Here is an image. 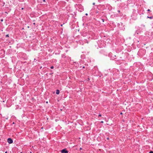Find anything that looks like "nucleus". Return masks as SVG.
I'll return each instance as SVG.
<instances>
[{
	"label": "nucleus",
	"instance_id": "4468645a",
	"mask_svg": "<svg viewBox=\"0 0 153 153\" xmlns=\"http://www.w3.org/2000/svg\"><path fill=\"white\" fill-rule=\"evenodd\" d=\"M95 3L94 2V3H93V5H95Z\"/></svg>",
	"mask_w": 153,
	"mask_h": 153
},
{
	"label": "nucleus",
	"instance_id": "5701e85b",
	"mask_svg": "<svg viewBox=\"0 0 153 153\" xmlns=\"http://www.w3.org/2000/svg\"><path fill=\"white\" fill-rule=\"evenodd\" d=\"M48 101H47V102H46V103H48Z\"/></svg>",
	"mask_w": 153,
	"mask_h": 153
},
{
	"label": "nucleus",
	"instance_id": "dca6fc26",
	"mask_svg": "<svg viewBox=\"0 0 153 153\" xmlns=\"http://www.w3.org/2000/svg\"><path fill=\"white\" fill-rule=\"evenodd\" d=\"M85 15H86V16H87V15H88V13H86L85 14Z\"/></svg>",
	"mask_w": 153,
	"mask_h": 153
},
{
	"label": "nucleus",
	"instance_id": "6ab92c4d",
	"mask_svg": "<svg viewBox=\"0 0 153 153\" xmlns=\"http://www.w3.org/2000/svg\"><path fill=\"white\" fill-rule=\"evenodd\" d=\"M118 12H119V13H120V11L119 10H118Z\"/></svg>",
	"mask_w": 153,
	"mask_h": 153
},
{
	"label": "nucleus",
	"instance_id": "6e6552de",
	"mask_svg": "<svg viewBox=\"0 0 153 153\" xmlns=\"http://www.w3.org/2000/svg\"><path fill=\"white\" fill-rule=\"evenodd\" d=\"M80 68H81L82 69L85 68V66H82H82H81Z\"/></svg>",
	"mask_w": 153,
	"mask_h": 153
},
{
	"label": "nucleus",
	"instance_id": "ddd939ff",
	"mask_svg": "<svg viewBox=\"0 0 153 153\" xmlns=\"http://www.w3.org/2000/svg\"><path fill=\"white\" fill-rule=\"evenodd\" d=\"M99 117H101V114H100L99 116H98Z\"/></svg>",
	"mask_w": 153,
	"mask_h": 153
},
{
	"label": "nucleus",
	"instance_id": "cd10ccee",
	"mask_svg": "<svg viewBox=\"0 0 153 153\" xmlns=\"http://www.w3.org/2000/svg\"><path fill=\"white\" fill-rule=\"evenodd\" d=\"M80 150H81L82 149V148H80Z\"/></svg>",
	"mask_w": 153,
	"mask_h": 153
},
{
	"label": "nucleus",
	"instance_id": "7c9ffc66",
	"mask_svg": "<svg viewBox=\"0 0 153 153\" xmlns=\"http://www.w3.org/2000/svg\"><path fill=\"white\" fill-rule=\"evenodd\" d=\"M20 153H22V152H21Z\"/></svg>",
	"mask_w": 153,
	"mask_h": 153
},
{
	"label": "nucleus",
	"instance_id": "c85d7f7f",
	"mask_svg": "<svg viewBox=\"0 0 153 153\" xmlns=\"http://www.w3.org/2000/svg\"><path fill=\"white\" fill-rule=\"evenodd\" d=\"M34 60H36V59H34Z\"/></svg>",
	"mask_w": 153,
	"mask_h": 153
},
{
	"label": "nucleus",
	"instance_id": "4be33fe9",
	"mask_svg": "<svg viewBox=\"0 0 153 153\" xmlns=\"http://www.w3.org/2000/svg\"><path fill=\"white\" fill-rule=\"evenodd\" d=\"M62 25H62V24H61V27H62Z\"/></svg>",
	"mask_w": 153,
	"mask_h": 153
},
{
	"label": "nucleus",
	"instance_id": "412c9836",
	"mask_svg": "<svg viewBox=\"0 0 153 153\" xmlns=\"http://www.w3.org/2000/svg\"><path fill=\"white\" fill-rule=\"evenodd\" d=\"M33 25H35V23H33Z\"/></svg>",
	"mask_w": 153,
	"mask_h": 153
},
{
	"label": "nucleus",
	"instance_id": "c756f323",
	"mask_svg": "<svg viewBox=\"0 0 153 153\" xmlns=\"http://www.w3.org/2000/svg\"><path fill=\"white\" fill-rule=\"evenodd\" d=\"M100 6H98L97 7H98Z\"/></svg>",
	"mask_w": 153,
	"mask_h": 153
},
{
	"label": "nucleus",
	"instance_id": "f3484780",
	"mask_svg": "<svg viewBox=\"0 0 153 153\" xmlns=\"http://www.w3.org/2000/svg\"><path fill=\"white\" fill-rule=\"evenodd\" d=\"M123 114V113L122 112H121L120 113V114Z\"/></svg>",
	"mask_w": 153,
	"mask_h": 153
},
{
	"label": "nucleus",
	"instance_id": "7ed1b4c3",
	"mask_svg": "<svg viewBox=\"0 0 153 153\" xmlns=\"http://www.w3.org/2000/svg\"><path fill=\"white\" fill-rule=\"evenodd\" d=\"M59 90H56V94H59Z\"/></svg>",
	"mask_w": 153,
	"mask_h": 153
},
{
	"label": "nucleus",
	"instance_id": "f257e3e1",
	"mask_svg": "<svg viewBox=\"0 0 153 153\" xmlns=\"http://www.w3.org/2000/svg\"><path fill=\"white\" fill-rule=\"evenodd\" d=\"M62 153H68V151L66 150V149H64L61 151Z\"/></svg>",
	"mask_w": 153,
	"mask_h": 153
},
{
	"label": "nucleus",
	"instance_id": "f03ea898",
	"mask_svg": "<svg viewBox=\"0 0 153 153\" xmlns=\"http://www.w3.org/2000/svg\"><path fill=\"white\" fill-rule=\"evenodd\" d=\"M7 142L10 144L12 143H13V140L11 138H8L7 139Z\"/></svg>",
	"mask_w": 153,
	"mask_h": 153
},
{
	"label": "nucleus",
	"instance_id": "393cba45",
	"mask_svg": "<svg viewBox=\"0 0 153 153\" xmlns=\"http://www.w3.org/2000/svg\"><path fill=\"white\" fill-rule=\"evenodd\" d=\"M12 124H15V123L14 122H13Z\"/></svg>",
	"mask_w": 153,
	"mask_h": 153
},
{
	"label": "nucleus",
	"instance_id": "f8f14e48",
	"mask_svg": "<svg viewBox=\"0 0 153 153\" xmlns=\"http://www.w3.org/2000/svg\"><path fill=\"white\" fill-rule=\"evenodd\" d=\"M3 19H1V20H0V21H1V22H3Z\"/></svg>",
	"mask_w": 153,
	"mask_h": 153
},
{
	"label": "nucleus",
	"instance_id": "a878e982",
	"mask_svg": "<svg viewBox=\"0 0 153 153\" xmlns=\"http://www.w3.org/2000/svg\"><path fill=\"white\" fill-rule=\"evenodd\" d=\"M53 93L54 94H55V92H53Z\"/></svg>",
	"mask_w": 153,
	"mask_h": 153
},
{
	"label": "nucleus",
	"instance_id": "0eeeda50",
	"mask_svg": "<svg viewBox=\"0 0 153 153\" xmlns=\"http://www.w3.org/2000/svg\"><path fill=\"white\" fill-rule=\"evenodd\" d=\"M101 20H102L103 22H104V19H101Z\"/></svg>",
	"mask_w": 153,
	"mask_h": 153
},
{
	"label": "nucleus",
	"instance_id": "2eb2a0df",
	"mask_svg": "<svg viewBox=\"0 0 153 153\" xmlns=\"http://www.w3.org/2000/svg\"><path fill=\"white\" fill-rule=\"evenodd\" d=\"M43 2H45V0H42Z\"/></svg>",
	"mask_w": 153,
	"mask_h": 153
},
{
	"label": "nucleus",
	"instance_id": "a211bd4d",
	"mask_svg": "<svg viewBox=\"0 0 153 153\" xmlns=\"http://www.w3.org/2000/svg\"><path fill=\"white\" fill-rule=\"evenodd\" d=\"M101 123H103V121H102L101 122Z\"/></svg>",
	"mask_w": 153,
	"mask_h": 153
},
{
	"label": "nucleus",
	"instance_id": "39448f33",
	"mask_svg": "<svg viewBox=\"0 0 153 153\" xmlns=\"http://www.w3.org/2000/svg\"><path fill=\"white\" fill-rule=\"evenodd\" d=\"M153 18V16H150V17L148 16L147 17V18H149V19H152Z\"/></svg>",
	"mask_w": 153,
	"mask_h": 153
},
{
	"label": "nucleus",
	"instance_id": "b1692460",
	"mask_svg": "<svg viewBox=\"0 0 153 153\" xmlns=\"http://www.w3.org/2000/svg\"><path fill=\"white\" fill-rule=\"evenodd\" d=\"M24 9V8H22V10H23Z\"/></svg>",
	"mask_w": 153,
	"mask_h": 153
},
{
	"label": "nucleus",
	"instance_id": "20e7f679",
	"mask_svg": "<svg viewBox=\"0 0 153 153\" xmlns=\"http://www.w3.org/2000/svg\"><path fill=\"white\" fill-rule=\"evenodd\" d=\"M149 94V95H153V91H152V92H150Z\"/></svg>",
	"mask_w": 153,
	"mask_h": 153
},
{
	"label": "nucleus",
	"instance_id": "aec40b11",
	"mask_svg": "<svg viewBox=\"0 0 153 153\" xmlns=\"http://www.w3.org/2000/svg\"><path fill=\"white\" fill-rule=\"evenodd\" d=\"M107 140H109V138L108 137H107Z\"/></svg>",
	"mask_w": 153,
	"mask_h": 153
},
{
	"label": "nucleus",
	"instance_id": "9b49d317",
	"mask_svg": "<svg viewBox=\"0 0 153 153\" xmlns=\"http://www.w3.org/2000/svg\"><path fill=\"white\" fill-rule=\"evenodd\" d=\"M149 153H153V151H151L150 152H149Z\"/></svg>",
	"mask_w": 153,
	"mask_h": 153
},
{
	"label": "nucleus",
	"instance_id": "423d86ee",
	"mask_svg": "<svg viewBox=\"0 0 153 153\" xmlns=\"http://www.w3.org/2000/svg\"><path fill=\"white\" fill-rule=\"evenodd\" d=\"M6 37H9V34H7L5 36Z\"/></svg>",
	"mask_w": 153,
	"mask_h": 153
},
{
	"label": "nucleus",
	"instance_id": "1a4fd4ad",
	"mask_svg": "<svg viewBox=\"0 0 153 153\" xmlns=\"http://www.w3.org/2000/svg\"><path fill=\"white\" fill-rule=\"evenodd\" d=\"M53 68H54V67H53V66H51V67H50V68H51V69H52Z\"/></svg>",
	"mask_w": 153,
	"mask_h": 153
},
{
	"label": "nucleus",
	"instance_id": "bb28decb",
	"mask_svg": "<svg viewBox=\"0 0 153 153\" xmlns=\"http://www.w3.org/2000/svg\"><path fill=\"white\" fill-rule=\"evenodd\" d=\"M5 153H7V151H6V152H5Z\"/></svg>",
	"mask_w": 153,
	"mask_h": 153
},
{
	"label": "nucleus",
	"instance_id": "9d476101",
	"mask_svg": "<svg viewBox=\"0 0 153 153\" xmlns=\"http://www.w3.org/2000/svg\"><path fill=\"white\" fill-rule=\"evenodd\" d=\"M147 11H148V12H150V11H151L150 10V9H148V10H147Z\"/></svg>",
	"mask_w": 153,
	"mask_h": 153
}]
</instances>
